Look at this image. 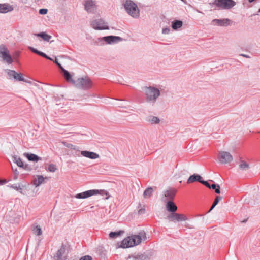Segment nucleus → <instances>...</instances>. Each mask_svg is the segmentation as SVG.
Wrapping results in <instances>:
<instances>
[{
	"instance_id": "49530a36",
	"label": "nucleus",
	"mask_w": 260,
	"mask_h": 260,
	"mask_svg": "<svg viewBox=\"0 0 260 260\" xmlns=\"http://www.w3.org/2000/svg\"><path fill=\"white\" fill-rule=\"evenodd\" d=\"M38 55H40V56H41L42 57H43L44 58L47 57H46L47 55L45 53H44L43 52H41L40 51H39V53H38Z\"/></svg>"
},
{
	"instance_id": "3c124183",
	"label": "nucleus",
	"mask_w": 260,
	"mask_h": 260,
	"mask_svg": "<svg viewBox=\"0 0 260 260\" xmlns=\"http://www.w3.org/2000/svg\"><path fill=\"white\" fill-rule=\"evenodd\" d=\"M240 56H243L245 58H250V56L248 55H246V54H241L240 55Z\"/></svg>"
},
{
	"instance_id": "603ef678",
	"label": "nucleus",
	"mask_w": 260,
	"mask_h": 260,
	"mask_svg": "<svg viewBox=\"0 0 260 260\" xmlns=\"http://www.w3.org/2000/svg\"><path fill=\"white\" fill-rule=\"evenodd\" d=\"M46 57H45V58L47 59H48V60H51V61H53L54 60L52 58H51L50 57H49V56H48L47 55H46Z\"/></svg>"
},
{
	"instance_id": "37998d69",
	"label": "nucleus",
	"mask_w": 260,
	"mask_h": 260,
	"mask_svg": "<svg viewBox=\"0 0 260 260\" xmlns=\"http://www.w3.org/2000/svg\"><path fill=\"white\" fill-rule=\"evenodd\" d=\"M48 10L47 9H40L39 10V14L42 15H45L47 13Z\"/></svg>"
},
{
	"instance_id": "f3484780",
	"label": "nucleus",
	"mask_w": 260,
	"mask_h": 260,
	"mask_svg": "<svg viewBox=\"0 0 260 260\" xmlns=\"http://www.w3.org/2000/svg\"><path fill=\"white\" fill-rule=\"evenodd\" d=\"M231 21L229 18L224 19H215L212 21V24L213 25H217L220 26H227L231 24Z\"/></svg>"
},
{
	"instance_id": "bb28decb",
	"label": "nucleus",
	"mask_w": 260,
	"mask_h": 260,
	"mask_svg": "<svg viewBox=\"0 0 260 260\" xmlns=\"http://www.w3.org/2000/svg\"><path fill=\"white\" fill-rule=\"evenodd\" d=\"M123 233L124 231L121 230L111 232L109 234V237L111 239H115L120 236Z\"/></svg>"
},
{
	"instance_id": "9d476101",
	"label": "nucleus",
	"mask_w": 260,
	"mask_h": 260,
	"mask_svg": "<svg viewBox=\"0 0 260 260\" xmlns=\"http://www.w3.org/2000/svg\"><path fill=\"white\" fill-rule=\"evenodd\" d=\"M6 72L9 76L8 78L9 79H14L16 81L26 82L25 79L23 77V75L21 73H18L14 70L10 69H6Z\"/></svg>"
},
{
	"instance_id": "6e6552de",
	"label": "nucleus",
	"mask_w": 260,
	"mask_h": 260,
	"mask_svg": "<svg viewBox=\"0 0 260 260\" xmlns=\"http://www.w3.org/2000/svg\"><path fill=\"white\" fill-rule=\"evenodd\" d=\"M91 27L95 30L109 29V26L105 21L101 18L93 20L91 23Z\"/></svg>"
},
{
	"instance_id": "dca6fc26",
	"label": "nucleus",
	"mask_w": 260,
	"mask_h": 260,
	"mask_svg": "<svg viewBox=\"0 0 260 260\" xmlns=\"http://www.w3.org/2000/svg\"><path fill=\"white\" fill-rule=\"evenodd\" d=\"M136 246V243L132 240L131 237L124 239L121 242L120 247L122 248H127Z\"/></svg>"
},
{
	"instance_id": "0eeeda50",
	"label": "nucleus",
	"mask_w": 260,
	"mask_h": 260,
	"mask_svg": "<svg viewBox=\"0 0 260 260\" xmlns=\"http://www.w3.org/2000/svg\"><path fill=\"white\" fill-rule=\"evenodd\" d=\"M0 57L8 64H11L13 61L8 48L4 44L0 45Z\"/></svg>"
},
{
	"instance_id": "7ed1b4c3",
	"label": "nucleus",
	"mask_w": 260,
	"mask_h": 260,
	"mask_svg": "<svg viewBox=\"0 0 260 260\" xmlns=\"http://www.w3.org/2000/svg\"><path fill=\"white\" fill-rule=\"evenodd\" d=\"M160 93L159 90L154 87H146L145 90L146 101L152 104L155 103Z\"/></svg>"
},
{
	"instance_id": "cd10ccee",
	"label": "nucleus",
	"mask_w": 260,
	"mask_h": 260,
	"mask_svg": "<svg viewBox=\"0 0 260 260\" xmlns=\"http://www.w3.org/2000/svg\"><path fill=\"white\" fill-rule=\"evenodd\" d=\"M13 161L16 164V165L19 167L23 166V162L22 161L21 158L17 155L13 156Z\"/></svg>"
},
{
	"instance_id": "7c9ffc66",
	"label": "nucleus",
	"mask_w": 260,
	"mask_h": 260,
	"mask_svg": "<svg viewBox=\"0 0 260 260\" xmlns=\"http://www.w3.org/2000/svg\"><path fill=\"white\" fill-rule=\"evenodd\" d=\"M147 121L151 124H157L159 122L160 120L157 117L149 116L147 117Z\"/></svg>"
},
{
	"instance_id": "864d4df0",
	"label": "nucleus",
	"mask_w": 260,
	"mask_h": 260,
	"mask_svg": "<svg viewBox=\"0 0 260 260\" xmlns=\"http://www.w3.org/2000/svg\"><path fill=\"white\" fill-rule=\"evenodd\" d=\"M6 183V180H0V185H3L5 183Z\"/></svg>"
},
{
	"instance_id": "412c9836",
	"label": "nucleus",
	"mask_w": 260,
	"mask_h": 260,
	"mask_svg": "<svg viewBox=\"0 0 260 260\" xmlns=\"http://www.w3.org/2000/svg\"><path fill=\"white\" fill-rule=\"evenodd\" d=\"M13 10V7L8 4H0V13H6L11 12Z\"/></svg>"
},
{
	"instance_id": "a211bd4d",
	"label": "nucleus",
	"mask_w": 260,
	"mask_h": 260,
	"mask_svg": "<svg viewBox=\"0 0 260 260\" xmlns=\"http://www.w3.org/2000/svg\"><path fill=\"white\" fill-rule=\"evenodd\" d=\"M66 252V246L62 245L60 248L57 251L56 255L54 256L55 260H65L66 256L64 255Z\"/></svg>"
},
{
	"instance_id": "9b49d317",
	"label": "nucleus",
	"mask_w": 260,
	"mask_h": 260,
	"mask_svg": "<svg viewBox=\"0 0 260 260\" xmlns=\"http://www.w3.org/2000/svg\"><path fill=\"white\" fill-rule=\"evenodd\" d=\"M218 158L220 162L223 164H226L232 161L233 156L228 152L221 151L219 153Z\"/></svg>"
},
{
	"instance_id": "4d7b16f0",
	"label": "nucleus",
	"mask_w": 260,
	"mask_h": 260,
	"mask_svg": "<svg viewBox=\"0 0 260 260\" xmlns=\"http://www.w3.org/2000/svg\"><path fill=\"white\" fill-rule=\"evenodd\" d=\"M243 222H246V220H243Z\"/></svg>"
},
{
	"instance_id": "09e8293b",
	"label": "nucleus",
	"mask_w": 260,
	"mask_h": 260,
	"mask_svg": "<svg viewBox=\"0 0 260 260\" xmlns=\"http://www.w3.org/2000/svg\"><path fill=\"white\" fill-rule=\"evenodd\" d=\"M14 172L15 175L14 179H16L17 178V175L19 174V172L17 171V169H15V170H14Z\"/></svg>"
},
{
	"instance_id": "6ab92c4d",
	"label": "nucleus",
	"mask_w": 260,
	"mask_h": 260,
	"mask_svg": "<svg viewBox=\"0 0 260 260\" xmlns=\"http://www.w3.org/2000/svg\"><path fill=\"white\" fill-rule=\"evenodd\" d=\"M81 154L85 157L91 159H95L98 158L99 157V155L95 152L83 150L81 151Z\"/></svg>"
},
{
	"instance_id": "a19ab883",
	"label": "nucleus",
	"mask_w": 260,
	"mask_h": 260,
	"mask_svg": "<svg viewBox=\"0 0 260 260\" xmlns=\"http://www.w3.org/2000/svg\"><path fill=\"white\" fill-rule=\"evenodd\" d=\"M201 183H202V184H203L204 185H205L207 187H208L209 188H210V187H211V185H210L208 181H204V180H202Z\"/></svg>"
},
{
	"instance_id": "423d86ee",
	"label": "nucleus",
	"mask_w": 260,
	"mask_h": 260,
	"mask_svg": "<svg viewBox=\"0 0 260 260\" xmlns=\"http://www.w3.org/2000/svg\"><path fill=\"white\" fill-rule=\"evenodd\" d=\"M101 193H104V194H105L106 193V191L102 190L91 189L81 193H77L75 196V197L77 199H84L94 195L101 194Z\"/></svg>"
},
{
	"instance_id": "5fc2aeb1",
	"label": "nucleus",
	"mask_w": 260,
	"mask_h": 260,
	"mask_svg": "<svg viewBox=\"0 0 260 260\" xmlns=\"http://www.w3.org/2000/svg\"><path fill=\"white\" fill-rule=\"evenodd\" d=\"M255 1V0H248V2H249V3H252V2H253L254 1Z\"/></svg>"
},
{
	"instance_id": "4c0bfd02",
	"label": "nucleus",
	"mask_w": 260,
	"mask_h": 260,
	"mask_svg": "<svg viewBox=\"0 0 260 260\" xmlns=\"http://www.w3.org/2000/svg\"><path fill=\"white\" fill-rule=\"evenodd\" d=\"M21 168L27 171H31L32 170V167L29 165L27 164H23V166H21Z\"/></svg>"
},
{
	"instance_id": "f03ea898",
	"label": "nucleus",
	"mask_w": 260,
	"mask_h": 260,
	"mask_svg": "<svg viewBox=\"0 0 260 260\" xmlns=\"http://www.w3.org/2000/svg\"><path fill=\"white\" fill-rule=\"evenodd\" d=\"M123 39L119 36H108L98 38L95 43L98 46H103L105 44H114L122 41Z\"/></svg>"
},
{
	"instance_id": "6e6d98bb",
	"label": "nucleus",
	"mask_w": 260,
	"mask_h": 260,
	"mask_svg": "<svg viewBox=\"0 0 260 260\" xmlns=\"http://www.w3.org/2000/svg\"><path fill=\"white\" fill-rule=\"evenodd\" d=\"M258 12H260V8L259 9Z\"/></svg>"
},
{
	"instance_id": "20e7f679",
	"label": "nucleus",
	"mask_w": 260,
	"mask_h": 260,
	"mask_svg": "<svg viewBox=\"0 0 260 260\" xmlns=\"http://www.w3.org/2000/svg\"><path fill=\"white\" fill-rule=\"evenodd\" d=\"M76 86L79 89L87 90L92 86V83L90 78L87 76L78 78L76 81Z\"/></svg>"
},
{
	"instance_id": "aec40b11",
	"label": "nucleus",
	"mask_w": 260,
	"mask_h": 260,
	"mask_svg": "<svg viewBox=\"0 0 260 260\" xmlns=\"http://www.w3.org/2000/svg\"><path fill=\"white\" fill-rule=\"evenodd\" d=\"M166 203V209L171 213L175 212L177 210V207L172 201H168Z\"/></svg>"
},
{
	"instance_id": "b1692460",
	"label": "nucleus",
	"mask_w": 260,
	"mask_h": 260,
	"mask_svg": "<svg viewBox=\"0 0 260 260\" xmlns=\"http://www.w3.org/2000/svg\"><path fill=\"white\" fill-rule=\"evenodd\" d=\"M61 72L67 81L71 82L73 84L75 83V81L73 79L72 75L69 71L64 68Z\"/></svg>"
},
{
	"instance_id": "c03bdc74",
	"label": "nucleus",
	"mask_w": 260,
	"mask_h": 260,
	"mask_svg": "<svg viewBox=\"0 0 260 260\" xmlns=\"http://www.w3.org/2000/svg\"><path fill=\"white\" fill-rule=\"evenodd\" d=\"M170 31V29L168 27L164 28L162 29V32L164 34H168Z\"/></svg>"
},
{
	"instance_id": "2f4dec72",
	"label": "nucleus",
	"mask_w": 260,
	"mask_h": 260,
	"mask_svg": "<svg viewBox=\"0 0 260 260\" xmlns=\"http://www.w3.org/2000/svg\"><path fill=\"white\" fill-rule=\"evenodd\" d=\"M211 188L214 190L217 194L220 193V187L219 184L213 183L211 185L210 189Z\"/></svg>"
},
{
	"instance_id": "4468645a",
	"label": "nucleus",
	"mask_w": 260,
	"mask_h": 260,
	"mask_svg": "<svg viewBox=\"0 0 260 260\" xmlns=\"http://www.w3.org/2000/svg\"><path fill=\"white\" fill-rule=\"evenodd\" d=\"M132 240L136 243V245H138L141 243L142 240H145L147 239L146 234L144 231H141L138 235L131 236Z\"/></svg>"
},
{
	"instance_id": "393cba45",
	"label": "nucleus",
	"mask_w": 260,
	"mask_h": 260,
	"mask_svg": "<svg viewBox=\"0 0 260 260\" xmlns=\"http://www.w3.org/2000/svg\"><path fill=\"white\" fill-rule=\"evenodd\" d=\"M183 22L182 21L175 20L172 22V27L174 30H177L182 26Z\"/></svg>"
},
{
	"instance_id": "c756f323",
	"label": "nucleus",
	"mask_w": 260,
	"mask_h": 260,
	"mask_svg": "<svg viewBox=\"0 0 260 260\" xmlns=\"http://www.w3.org/2000/svg\"><path fill=\"white\" fill-rule=\"evenodd\" d=\"M153 192V188L151 187H148L146 188L143 193V197L144 198H149L151 196L152 192Z\"/></svg>"
},
{
	"instance_id": "4be33fe9",
	"label": "nucleus",
	"mask_w": 260,
	"mask_h": 260,
	"mask_svg": "<svg viewBox=\"0 0 260 260\" xmlns=\"http://www.w3.org/2000/svg\"><path fill=\"white\" fill-rule=\"evenodd\" d=\"M23 155L26 157L29 161L33 162H38L40 159H41L38 155L33 153H24Z\"/></svg>"
},
{
	"instance_id": "f257e3e1",
	"label": "nucleus",
	"mask_w": 260,
	"mask_h": 260,
	"mask_svg": "<svg viewBox=\"0 0 260 260\" xmlns=\"http://www.w3.org/2000/svg\"><path fill=\"white\" fill-rule=\"evenodd\" d=\"M126 12L131 16L137 18L140 16V10L137 5L132 0H126L124 4Z\"/></svg>"
},
{
	"instance_id": "a878e982",
	"label": "nucleus",
	"mask_w": 260,
	"mask_h": 260,
	"mask_svg": "<svg viewBox=\"0 0 260 260\" xmlns=\"http://www.w3.org/2000/svg\"><path fill=\"white\" fill-rule=\"evenodd\" d=\"M44 178L41 175H38L33 181V184L36 186L38 187L40 186L44 181Z\"/></svg>"
},
{
	"instance_id": "c85d7f7f",
	"label": "nucleus",
	"mask_w": 260,
	"mask_h": 260,
	"mask_svg": "<svg viewBox=\"0 0 260 260\" xmlns=\"http://www.w3.org/2000/svg\"><path fill=\"white\" fill-rule=\"evenodd\" d=\"M35 35L41 37L45 41H49V40L51 38V36L48 35L45 32H42L37 34H35Z\"/></svg>"
},
{
	"instance_id": "473e14b6",
	"label": "nucleus",
	"mask_w": 260,
	"mask_h": 260,
	"mask_svg": "<svg viewBox=\"0 0 260 260\" xmlns=\"http://www.w3.org/2000/svg\"><path fill=\"white\" fill-rule=\"evenodd\" d=\"M239 168L242 170H246L249 168V166L247 162L243 160H241V164L239 165Z\"/></svg>"
},
{
	"instance_id": "f8f14e48",
	"label": "nucleus",
	"mask_w": 260,
	"mask_h": 260,
	"mask_svg": "<svg viewBox=\"0 0 260 260\" xmlns=\"http://www.w3.org/2000/svg\"><path fill=\"white\" fill-rule=\"evenodd\" d=\"M84 9L89 13H95L97 7L95 2L93 0H85L84 2Z\"/></svg>"
},
{
	"instance_id": "e433bc0d",
	"label": "nucleus",
	"mask_w": 260,
	"mask_h": 260,
	"mask_svg": "<svg viewBox=\"0 0 260 260\" xmlns=\"http://www.w3.org/2000/svg\"><path fill=\"white\" fill-rule=\"evenodd\" d=\"M57 170L56 167L54 164H50L48 166V171L51 172H54Z\"/></svg>"
},
{
	"instance_id": "c9c22d12",
	"label": "nucleus",
	"mask_w": 260,
	"mask_h": 260,
	"mask_svg": "<svg viewBox=\"0 0 260 260\" xmlns=\"http://www.w3.org/2000/svg\"><path fill=\"white\" fill-rule=\"evenodd\" d=\"M63 145L66 147L73 150H76L77 147L75 145H73L71 143H67L66 142H62Z\"/></svg>"
},
{
	"instance_id": "a18cd8bd",
	"label": "nucleus",
	"mask_w": 260,
	"mask_h": 260,
	"mask_svg": "<svg viewBox=\"0 0 260 260\" xmlns=\"http://www.w3.org/2000/svg\"><path fill=\"white\" fill-rule=\"evenodd\" d=\"M29 49L32 51V52L38 54V53H39V50H38L37 49L32 47H29Z\"/></svg>"
},
{
	"instance_id": "ea45409f",
	"label": "nucleus",
	"mask_w": 260,
	"mask_h": 260,
	"mask_svg": "<svg viewBox=\"0 0 260 260\" xmlns=\"http://www.w3.org/2000/svg\"><path fill=\"white\" fill-rule=\"evenodd\" d=\"M53 61L58 66V67L60 69L61 71L64 69V68L61 66V64L58 62L57 59L56 57L55 59L53 60Z\"/></svg>"
},
{
	"instance_id": "72a5a7b5",
	"label": "nucleus",
	"mask_w": 260,
	"mask_h": 260,
	"mask_svg": "<svg viewBox=\"0 0 260 260\" xmlns=\"http://www.w3.org/2000/svg\"><path fill=\"white\" fill-rule=\"evenodd\" d=\"M34 233L37 235L40 236L42 234V230L39 225H36L33 229Z\"/></svg>"
},
{
	"instance_id": "79ce46f5",
	"label": "nucleus",
	"mask_w": 260,
	"mask_h": 260,
	"mask_svg": "<svg viewBox=\"0 0 260 260\" xmlns=\"http://www.w3.org/2000/svg\"><path fill=\"white\" fill-rule=\"evenodd\" d=\"M92 258L90 255H85L84 256H82L80 258L79 260H92Z\"/></svg>"
},
{
	"instance_id": "2eb2a0df",
	"label": "nucleus",
	"mask_w": 260,
	"mask_h": 260,
	"mask_svg": "<svg viewBox=\"0 0 260 260\" xmlns=\"http://www.w3.org/2000/svg\"><path fill=\"white\" fill-rule=\"evenodd\" d=\"M153 255V252L147 251L142 254H138L133 256L135 260H150Z\"/></svg>"
},
{
	"instance_id": "1a4fd4ad",
	"label": "nucleus",
	"mask_w": 260,
	"mask_h": 260,
	"mask_svg": "<svg viewBox=\"0 0 260 260\" xmlns=\"http://www.w3.org/2000/svg\"><path fill=\"white\" fill-rule=\"evenodd\" d=\"M167 218L170 221L173 222L186 221L188 219L187 217L184 214H179L175 212L169 214L167 215Z\"/></svg>"
},
{
	"instance_id": "f704fd0d",
	"label": "nucleus",
	"mask_w": 260,
	"mask_h": 260,
	"mask_svg": "<svg viewBox=\"0 0 260 260\" xmlns=\"http://www.w3.org/2000/svg\"><path fill=\"white\" fill-rule=\"evenodd\" d=\"M222 199V197H220V196H216V198H215V199L209 210V212H210L216 206V205L218 203V202H219V201L220 200H221Z\"/></svg>"
},
{
	"instance_id": "5701e85b",
	"label": "nucleus",
	"mask_w": 260,
	"mask_h": 260,
	"mask_svg": "<svg viewBox=\"0 0 260 260\" xmlns=\"http://www.w3.org/2000/svg\"><path fill=\"white\" fill-rule=\"evenodd\" d=\"M202 180V177L201 175L197 174H194L192 175H191L187 180V183H191L196 181H198L200 183H201V181Z\"/></svg>"
},
{
	"instance_id": "de8ad7c7",
	"label": "nucleus",
	"mask_w": 260,
	"mask_h": 260,
	"mask_svg": "<svg viewBox=\"0 0 260 260\" xmlns=\"http://www.w3.org/2000/svg\"><path fill=\"white\" fill-rule=\"evenodd\" d=\"M145 209L144 208H141L139 210L138 213L139 214H143L145 213Z\"/></svg>"
},
{
	"instance_id": "58836bf2",
	"label": "nucleus",
	"mask_w": 260,
	"mask_h": 260,
	"mask_svg": "<svg viewBox=\"0 0 260 260\" xmlns=\"http://www.w3.org/2000/svg\"><path fill=\"white\" fill-rule=\"evenodd\" d=\"M11 187L13 189L19 191L21 193H22V188L21 187L20 185H17V184H13L11 186Z\"/></svg>"
},
{
	"instance_id": "39448f33",
	"label": "nucleus",
	"mask_w": 260,
	"mask_h": 260,
	"mask_svg": "<svg viewBox=\"0 0 260 260\" xmlns=\"http://www.w3.org/2000/svg\"><path fill=\"white\" fill-rule=\"evenodd\" d=\"M218 9L229 10L236 5V2L233 0H215L213 3Z\"/></svg>"
},
{
	"instance_id": "ddd939ff",
	"label": "nucleus",
	"mask_w": 260,
	"mask_h": 260,
	"mask_svg": "<svg viewBox=\"0 0 260 260\" xmlns=\"http://www.w3.org/2000/svg\"><path fill=\"white\" fill-rule=\"evenodd\" d=\"M176 193V191L174 189L166 190L163 191L164 195L161 198V201L166 202L168 201H172Z\"/></svg>"
},
{
	"instance_id": "8fccbe9b",
	"label": "nucleus",
	"mask_w": 260,
	"mask_h": 260,
	"mask_svg": "<svg viewBox=\"0 0 260 260\" xmlns=\"http://www.w3.org/2000/svg\"><path fill=\"white\" fill-rule=\"evenodd\" d=\"M117 106L119 107H122V108H126V106H125L124 104H117Z\"/></svg>"
}]
</instances>
